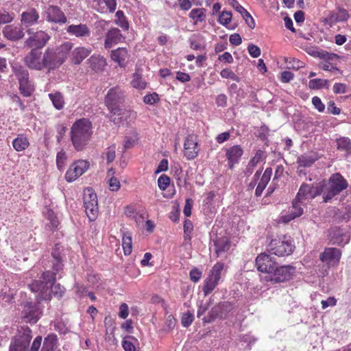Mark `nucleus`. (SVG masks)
Listing matches in <instances>:
<instances>
[{"instance_id":"43","label":"nucleus","mask_w":351,"mask_h":351,"mask_svg":"<svg viewBox=\"0 0 351 351\" xmlns=\"http://www.w3.org/2000/svg\"><path fill=\"white\" fill-rule=\"evenodd\" d=\"M19 83L21 93L24 97H26L31 96L34 90V86L32 84L31 82L29 81V77L23 81H21Z\"/></svg>"},{"instance_id":"42","label":"nucleus","mask_w":351,"mask_h":351,"mask_svg":"<svg viewBox=\"0 0 351 351\" xmlns=\"http://www.w3.org/2000/svg\"><path fill=\"white\" fill-rule=\"evenodd\" d=\"M337 149L351 154V140L348 137L341 136L336 139Z\"/></svg>"},{"instance_id":"31","label":"nucleus","mask_w":351,"mask_h":351,"mask_svg":"<svg viewBox=\"0 0 351 351\" xmlns=\"http://www.w3.org/2000/svg\"><path fill=\"white\" fill-rule=\"evenodd\" d=\"M319 156L315 152L311 151L310 152L300 155L297 158V163L300 167H311Z\"/></svg>"},{"instance_id":"35","label":"nucleus","mask_w":351,"mask_h":351,"mask_svg":"<svg viewBox=\"0 0 351 351\" xmlns=\"http://www.w3.org/2000/svg\"><path fill=\"white\" fill-rule=\"evenodd\" d=\"M74 44L70 41H65L62 43L59 47L54 48L56 53L60 60L64 63L67 59L68 55L71 52Z\"/></svg>"},{"instance_id":"27","label":"nucleus","mask_w":351,"mask_h":351,"mask_svg":"<svg viewBox=\"0 0 351 351\" xmlns=\"http://www.w3.org/2000/svg\"><path fill=\"white\" fill-rule=\"evenodd\" d=\"M66 32L77 38H86L90 36V29L86 24L80 23L78 25H70L66 29Z\"/></svg>"},{"instance_id":"22","label":"nucleus","mask_w":351,"mask_h":351,"mask_svg":"<svg viewBox=\"0 0 351 351\" xmlns=\"http://www.w3.org/2000/svg\"><path fill=\"white\" fill-rule=\"evenodd\" d=\"M198 153V143L196 137L193 135L187 136L184 144V156L187 160H193L197 156Z\"/></svg>"},{"instance_id":"1","label":"nucleus","mask_w":351,"mask_h":351,"mask_svg":"<svg viewBox=\"0 0 351 351\" xmlns=\"http://www.w3.org/2000/svg\"><path fill=\"white\" fill-rule=\"evenodd\" d=\"M93 125L86 118L76 120L71 128V141L77 152L82 151L88 144L93 135Z\"/></svg>"},{"instance_id":"3","label":"nucleus","mask_w":351,"mask_h":351,"mask_svg":"<svg viewBox=\"0 0 351 351\" xmlns=\"http://www.w3.org/2000/svg\"><path fill=\"white\" fill-rule=\"evenodd\" d=\"M328 182V186L323 194L324 202H328L348 186V181L340 173L332 174Z\"/></svg>"},{"instance_id":"32","label":"nucleus","mask_w":351,"mask_h":351,"mask_svg":"<svg viewBox=\"0 0 351 351\" xmlns=\"http://www.w3.org/2000/svg\"><path fill=\"white\" fill-rule=\"evenodd\" d=\"M271 168L268 167L265 170L255 190V195L256 197H260L262 195L263 190L265 189L266 186L267 185L268 182L271 179Z\"/></svg>"},{"instance_id":"56","label":"nucleus","mask_w":351,"mask_h":351,"mask_svg":"<svg viewBox=\"0 0 351 351\" xmlns=\"http://www.w3.org/2000/svg\"><path fill=\"white\" fill-rule=\"evenodd\" d=\"M232 12L229 11H223L219 16V23L224 26L228 25L232 21Z\"/></svg>"},{"instance_id":"11","label":"nucleus","mask_w":351,"mask_h":351,"mask_svg":"<svg viewBox=\"0 0 351 351\" xmlns=\"http://www.w3.org/2000/svg\"><path fill=\"white\" fill-rule=\"evenodd\" d=\"M295 273V267L291 265L276 266L269 280L274 283L286 282L293 276Z\"/></svg>"},{"instance_id":"61","label":"nucleus","mask_w":351,"mask_h":351,"mask_svg":"<svg viewBox=\"0 0 351 351\" xmlns=\"http://www.w3.org/2000/svg\"><path fill=\"white\" fill-rule=\"evenodd\" d=\"M105 155L107 160V163H111L116 156V147L114 145H111L106 149Z\"/></svg>"},{"instance_id":"44","label":"nucleus","mask_w":351,"mask_h":351,"mask_svg":"<svg viewBox=\"0 0 351 351\" xmlns=\"http://www.w3.org/2000/svg\"><path fill=\"white\" fill-rule=\"evenodd\" d=\"M49 97L52 101L53 106L57 110H61L64 108V99L61 93L56 92L54 93H49Z\"/></svg>"},{"instance_id":"29","label":"nucleus","mask_w":351,"mask_h":351,"mask_svg":"<svg viewBox=\"0 0 351 351\" xmlns=\"http://www.w3.org/2000/svg\"><path fill=\"white\" fill-rule=\"evenodd\" d=\"M129 57V52L125 47H119L116 49L112 50L110 53V58L112 61L117 63L121 68H125L126 66V60Z\"/></svg>"},{"instance_id":"36","label":"nucleus","mask_w":351,"mask_h":351,"mask_svg":"<svg viewBox=\"0 0 351 351\" xmlns=\"http://www.w3.org/2000/svg\"><path fill=\"white\" fill-rule=\"evenodd\" d=\"M29 138L23 134H19L12 141V146L16 152H23L29 146Z\"/></svg>"},{"instance_id":"2","label":"nucleus","mask_w":351,"mask_h":351,"mask_svg":"<svg viewBox=\"0 0 351 351\" xmlns=\"http://www.w3.org/2000/svg\"><path fill=\"white\" fill-rule=\"evenodd\" d=\"M295 246L293 241L285 235L271 239L267 245V250L270 254L278 257L288 256L291 255Z\"/></svg>"},{"instance_id":"16","label":"nucleus","mask_w":351,"mask_h":351,"mask_svg":"<svg viewBox=\"0 0 351 351\" xmlns=\"http://www.w3.org/2000/svg\"><path fill=\"white\" fill-rule=\"evenodd\" d=\"M42 315V310L38 304L26 302L22 311V319L26 323L36 324Z\"/></svg>"},{"instance_id":"46","label":"nucleus","mask_w":351,"mask_h":351,"mask_svg":"<svg viewBox=\"0 0 351 351\" xmlns=\"http://www.w3.org/2000/svg\"><path fill=\"white\" fill-rule=\"evenodd\" d=\"M58 273H56L54 271H46L42 274L40 277V282L42 284H45L46 285H54L56 281V276Z\"/></svg>"},{"instance_id":"57","label":"nucleus","mask_w":351,"mask_h":351,"mask_svg":"<svg viewBox=\"0 0 351 351\" xmlns=\"http://www.w3.org/2000/svg\"><path fill=\"white\" fill-rule=\"evenodd\" d=\"M220 75L222 78L230 79L233 81L239 82V77L230 69L228 68L223 69L220 72Z\"/></svg>"},{"instance_id":"10","label":"nucleus","mask_w":351,"mask_h":351,"mask_svg":"<svg viewBox=\"0 0 351 351\" xmlns=\"http://www.w3.org/2000/svg\"><path fill=\"white\" fill-rule=\"evenodd\" d=\"M232 308L233 306L230 302H224L219 303L211 308L208 315L203 318V322L210 323L217 318L226 319Z\"/></svg>"},{"instance_id":"4","label":"nucleus","mask_w":351,"mask_h":351,"mask_svg":"<svg viewBox=\"0 0 351 351\" xmlns=\"http://www.w3.org/2000/svg\"><path fill=\"white\" fill-rule=\"evenodd\" d=\"M125 97V93L120 86H114L108 90L105 97L104 103L111 114L120 113Z\"/></svg>"},{"instance_id":"13","label":"nucleus","mask_w":351,"mask_h":351,"mask_svg":"<svg viewBox=\"0 0 351 351\" xmlns=\"http://www.w3.org/2000/svg\"><path fill=\"white\" fill-rule=\"evenodd\" d=\"M43 53L37 49H32L23 58L25 65L31 70L42 71L44 70V61L43 60Z\"/></svg>"},{"instance_id":"64","label":"nucleus","mask_w":351,"mask_h":351,"mask_svg":"<svg viewBox=\"0 0 351 351\" xmlns=\"http://www.w3.org/2000/svg\"><path fill=\"white\" fill-rule=\"evenodd\" d=\"M109 189L112 191H117L121 187L119 180L114 177H112L108 180Z\"/></svg>"},{"instance_id":"39","label":"nucleus","mask_w":351,"mask_h":351,"mask_svg":"<svg viewBox=\"0 0 351 351\" xmlns=\"http://www.w3.org/2000/svg\"><path fill=\"white\" fill-rule=\"evenodd\" d=\"M115 115L120 117L118 121H116V118L113 119V122L117 124L122 123L124 121H131L136 118V112L134 110H123L121 108L120 113L116 114Z\"/></svg>"},{"instance_id":"7","label":"nucleus","mask_w":351,"mask_h":351,"mask_svg":"<svg viewBox=\"0 0 351 351\" xmlns=\"http://www.w3.org/2000/svg\"><path fill=\"white\" fill-rule=\"evenodd\" d=\"M84 205L85 212L90 221H94L98 215V201L97 194L91 188H87L84 191Z\"/></svg>"},{"instance_id":"18","label":"nucleus","mask_w":351,"mask_h":351,"mask_svg":"<svg viewBox=\"0 0 351 351\" xmlns=\"http://www.w3.org/2000/svg\"><path fill=\"white\" fill-rule=\"evenodd\" d=\"M341 256V252L339 249L328 247L324 250V252L320 254L319 259L328 267H335L339 264Z\"/></svg>"},{"instance_id":"25","label":"nucleus","mask_w":351,"mask_h":351,"mask_svg":"<svg viewBox=\"0 0 351 351\" xmlns=\"http://www.w3.org/2000/svg\"><path fill=\"white\" fill-rule=\"evenodd\" d=\"M225 151L228 167L232 169L234 165L239 162L243 154V150L240 145H236L226 149Z\"/></svg>"},{"instance_id":"45","label":"nucleus","mask_w":351,"mask_h":351,"mask_svg":"<svg viewBox=\"0 0 351 351\" xmlns=\"http://www.w3.org/2000/svg\"><path fill=\"white\" fill-rule=\"evenodd\" d=\"M122 247L125 255H130L132 251V236L129 232H124L122 235Z\"/></svg>"},{"instance_id":"5","label":"nucleus","mask_w":351,"mask_h":351,"mask_svg":"<svg viewBox=\"0 0 351 351\" xmlns=\"http://www.w3.org/2000/svg\"><path fill=\"white\" fill-rule=\"evenodd\" d=\"M32 339V330L27 326H21L12 339L9 351H26Z\"/></svg>"},{"instance_id":"63","label":"nucleus","mask_w":351,"mask_h":351,"mask_svg":"<svg viewBox=\"0 0 351 351\" xmlns=\"http://www.w3.org/2000/svg\"><path fill=\"white\" fill-rule=\"evenodd\" d=\"M194 316L192 313L188 312L183 314L181 319L182 324L184 327H189L193 322Z\"/></svg>"},{"instance_id":"9","label":"nucleus","mask_w":351,"mask_h":351,"mask_svg":"<svg viewBox=\"0 0 351 351\" xmlns=\"http://www.w3.org/2000/svg\"><path fill=\"white\" fill-rule=\"evenodd\" d=\"M324 183L316 184L315 185H309L303 183L300 186L299 191L296 195V200L302 202L305 199H314L324 191Z\"/></svg>"},{"instance_id":"52","label":"nucleus","mask_w":351,"mask_h":351,"mask_svg":"<svg viewBox=\"0 0 351 351\" xmlns=\"http://www.w3.org/2000/svg\"><path fill=\"white\" fill-rule=\"evenodd\" d=\"M14 19V14L6 10H0V25L10 23Z\"/></svg>"},{"instance_id":"14","label":"nucleus","mask_w":351,"mask_h":351,"mask_svg":"<svg viewBox=\"0 0 351 351\" xmlns=\"http://www.w3.org/2000/svg\"><path fill=\"white\" fill-rule=\"evenodd\" d=\"M89 166L87 160H79L74 162L65 173L66 180L69 182L75 181L88 169Z\"/></svg>"},{"instance_id":"50","label":"nucleus","mask_w":351,"mask_h":351,"mask_svg":"<svg viewBox=\"0 0 351 351\" xmlns=\"http://www.w3.org/2000/svg\"><path fill=\"white\" fill-rule=\"evenodd\" d=\"M302 202H299L298 200H296V197L293 202L292 208L291 210V219H294L295 217H300L303 214V208L301 206Z\"/></svg>"},{"instance_id":"62","label":"nucleus","mask_w":351,"mask_h":351,"mask_svg":"<svg viewBox=\"0 0 351 351\" xmlns=\"http://www.w3.org/2000/svg\"><path fill=\"white\" fill-rule=\"evenodd\" d=\"M87 282L92 285L99 283L101 282V275L93 271H90L87 274Z\"/></svg>"},{"instance_id":"6","label":"nucleus","mask_w":351,"mask_h":351,"mask_svg":"<svg viewBox=\"0 0 351 351\" xmlns=\"http://www.w3.org/2000/svg\"><path fill=\"white\" fill-rule=\"evenodd\" d=\"M28 38L25 41V46L37 49L38 50L43 49L51 40V36L44 30H38L34 32L33 29L27 28L26 30Z\"/></svg>"},{"instance_id":"12","label":"nucleus","mask_w":351,"mask_h":351,"mask_svg":"<svg viewBox=\"0 0 351 351\" xmlns=\"http://www.w3.org/2000/svg\"><path fill=\"white\" fill-rule=\"evenodd\" d=\"M277 265L274 258L266 253L258 254L255 259V265L257 270L262 273L268 274L269 276Z\"/></svg>"},{"instance_id":"8","label":"nucleus","mask_w":351,"mask_h":351,"mask_svg":"<svg viewBox=\"0 0 351 351\" xmlns=\"http://www.w3.org/2000/svg\"><path fill=\"white\" fill-rule=\"evenodd\" d=\"M30 290L36 293V300L38 304L42 301H49L51 300L52 293L55 297L61 298L63 291L61 287H29Z\"/></svg>"},{"instance_id":"19","label":"nucleus","mask_w":351,"mask_h":351,"mask_svg":"<svg viewBox=\"0 0 351 351\" xmlns=\"http://www.w3.org/2000/svg\"><path fill=\"white\" fill-rule=\"evenodd\" d=\"M40 21L39 11L35 8H29L21 14V23L25 27L38 24Z\"/></svg>"},{"instance_id":"26","label":"nucleus","mask_w":351,"mask_h":351,"mask_svg":"<svg viewBox=\"0 0 351 351\" xmlns=\"http://www.w3.org/2000/svg\"><path fill=\"white\" fill-rule=\"evenodd\" d=\"M92 52L90 47H77L70 53V62L75 65L80 64Z\"/></svg>"},{"instance_id":"53","label":"nucleus","mask_w":351,"mask_h":351,"mask_svg":"<svg viewBox=\"0 0 351 351\" xmlns=\"http://www.w3.org/2000/svg\"><path fill=\"white\" fill-rule=\"evenodd\" d=\"M317 56L319 58L322 59L324 60L323 62H330V60L338 59L339 58V56L336 53H329L323 50L317 51Z\"/></svg>"},{"instance_id":"59","label":"nucleus","mask_w":351,"mask_h":351,"mask_svg":"<svg viewBox=\"0 0 351 351\" xmlns=\"http://www.w3.org/2000/svg\"><path fill=\"white\" fill-rule=\"evenodd\" d=\"M285 62L290 65V68L294 70H298L300 68L304 67V63L295 58H287Z\"/></svg>"},{"instance_id":"55","label":"nucleus","mask_w":351,"mask_h":351,"mask_svg":"<svg viewBox=\"0 0 351 351\" xmlns=\"http://www.w3.org/2000/svg\"><path fill=\"white\" fill-rule=\"evenodd\" d=\"M319 67L324 71L335 72L339 74L342 73V71L339 68L333 66L330 62H321L319 64Z\"/></svg>"},{"instance_id":"17","label":"nucleus","mask_w":351,"mask_h":351,"mask_svg":"<svg viewBox=\"0 0 351 351\" xmlns=\"http://www.w3.org/2000/svg\"><path fill=\"white\" fill-rule=\"evenodd\" d=\"M44 68L48 71L58 69L63 63L56 53L54 48L47 47L43 55Z\"/></svg>"},{"instance_id":"49","label":"nucleus","mask_w":351,"mask_h":351,"mask_svg":"<svg viewBox=\"0 0 351 351\" xmlns=\"http://www.w3.org/2000/svg\"><path fill=\"white\" fill-rule=\"evenodd\" d=\"M131 84L134 88L139 90H143L147 86L146 82L143 80L142 76L138 73H134Z\"/></svg>"},{"instance_id":"28","label":"nucleus","mask_w":351,"mask_h":351,"mask_svg":"<svg viewBox=\"0 0 351 351\" xmlns=\"http://www.w3.org/2000/svg\"><path fill=\"white\" fill-rule=\"evenodd\" d=\"M91 71L99 73L104 70L107 65L106 58L99 54L92 55L86 62Z\"/></svg>"},{"instance_id":"51","label":"nucleus","mask_w":351,"mask_h":351,"mask_svg":"<svg viewBox=\"0 0 351 351\" xmlns=\"http://www.w3.org/2000/svg\"><path fill=\"white\" fill-rule=\"evenodd\" d=\"M67 156L64 150L58 152L56 156V165L60 171H62L66 165Z\"/></svg>"},{"instance_id":"33","label":"nucleus","mask_w":351,"mask_h":351,"mask_svg":"<svg viewBox=\"0 0 351 351\" xmlns=\"http://www.w3.org/2000/svg\"><path fill=\"white\" fill-rule=\"evenodd\" d=\"M330 241L333 244L344 245L349 241V237L341 232L339 228H335L330 232Z\"/></svg>"},{"instance_id":"40","label":"nucleus","mask_w":351,"mask_h":351,"mask_svg":"<svg viewBox=\"0 0 351 351\" xmlns=\"http://www.w3.org/2000/svg\"><path fill=\"white\" fill-rule=\"evenodd\" d=\"M206 11L204 8H193L190 12L189 18L193 21L195 25L202 23L206 19Z\"/></svg>"},{"instance_id":"30","label":"nucleus","mask_w":351,"mask_h":351,"mask_svg":"<svg viewBox=\"0 0 351 351\" xmlns=\"http://www.w3.org/2000/svg\"><path fill=\"white\" fill-rule=\"evenodd\" d=\"M51 268L56 273H60L64 269L63 256L58 245H56L51 252Z\"/></svg>"},{"instance_id":"24","label":"nucleus","mask_w":351,"mask_h":351,"mask_svg":"<svg viewBox=\"0 0 351 351\" xmlns=\"http://www.w3.org/2000/svg\"><path fill=\"white\" fill-rule=\"evenodd\" d=\"M122 39H123V37L120 29L117 27H112L106 34L104 48L106 49H110L114 45L121 43Z\"/></svg>"},{"instance_id":"21","label":"nucleus","mask_w":351,"mask_h":351,"mask_svg":"<svg viewBox=\"0 0 351 351\" xmlns=\"http://www.w3.org/2000/svg\"><path fill=\"white\" fill-rule=\"evenodd\" d=\"M350 17L348 12L342 8H338L336 10L330 12L328 16L324 19V22L330 27L337 23L346 21Z\"/></svg>"},{"instance_id":"41","label":"nucleus","mask_w":351,"mask_h":351,"mask_svg":"<svg viewBox=\"0 0 351 351\" xmlns=\"http://www.w3.org/2000/svg\"><path fill=\"white\" fill-rule=\"evenodd\" d=\"M266 158L265 152L258 149L255 153L254 156L250 159L247 165V171L252 173L254 168L261 162L263 161Z\"/></svg>"},{"instance_id":"20","label":"nucleus","mask_w":351,"mask_h":351,"mask_svg":"<svg viewBox=\"0 0 351 351\" xmlns=\"http://www.w3.org/2000/svg\"><path fill=\"white\" fill-rule=\"evenodd\" d=\"M225 264L217 262L210 269L208 276L206 278V285H217L226 274Z\"/></svg>"},{"instance_id":"23","label":"nucleus","mask_w":351,"mask_h":351,"mask_svg":"<svg viewBox=\"0 0 351 351\" xmlns=\"http://www.w3.org/2000/svg\"><path fill=\"white\" fill-rule=\"evenodd\" d=\"M3 36L10 41H18L25 36L23 28L21 25H8L2 31Z\"/></svg>"},{"instance_id":"15","label":"nucleus","mask_w":351,"mask_h":351,"mask_svg":"<svg viewBox=\"0 0 351 351\" xmlns=\"http://www.w3.org/2000/svg\"><path fill=\"white\" fill-rule=\"evenodd\" d=\"M43 16L45 20L51 23L62 25L67 21L65 14L58 5H49L44 11Z\"/></svg>"},{"instance_id":"60","label":"nucleus","mask_w":351,"mask_h":351,"mask_svg":"<svg viewBox=\"0 0 351 351\" xmlns=\"http://www.w3.org/2000/svg\"><path fill=\"white\" fill-rule=\"evenodd\" d=\"M160 100L159 95L156 93L147 94L143 97V101L146 104L153 105Z\"/></svg>"},{"instance_id":"54","label":"nucleus","mask_w":351,"mask_h":351,"mask_svg":"<svg viewBox=\"0 0 351 351\" xmlns=\"http://www.w3.org/2000/svg\"><path fill=\"white\" fill-rule=\"evenodd\" d=\"M128 339L136 340V339L131 335L126 336L122 341V347L125 351H136L135 346Z\"/></svg>"},{"instance_id":"47","label":"nucleus","mask_w":351,"mask_h":351,"mask_svg":"<svg viewBox=\"0 0 351 351\" xmlns=\"http://www.w3.org/2000/svg\"><path fill=\"white\" fill-rule=\"evenodd\" d=\"M328 80H323L320 78H315L311 80L308 82V87L311 89L318 90L322 88H326V89L329 88Z\"/></svg>"},{"instance_id":"58","label":"nucleus","mask_w":351,"mask_h":351,"mask_svg":"<svg viewBox=\"0 0 351 351\" xmlns=\"http://www.w3.org/2000/svg\"><path fill=\"white\" fill-rule=\"evenodd\" d=\"M170 178L166 174L161 175L158 179V185L160 190L165 191L170 184Z\"/></svg>"},{"instance_id":"38","label":"nucleus","mask_w":351,"mask_h":351,"mask_svg":"<svg viewBox=\"0 0 351 351\" xmlns=\"http://www.w3.org/2000/svg\"><path fill=\"white\" fill-rule=\"evenodd\" d=\"M58 347L57 335L51 333L48 335L44 339L41 351H56Z\"/></svg>"},{"instance_id":"37","label":"nucleus","mask_w":351,"mask_h":351,"mask_svg":"<svg viewBox=\"0 0 351 351\" xmlns=\"http://www.w3.org/2000/svg\"><path fill=\"white\" fill-rule=\"evenodd\" d=\"M12 71L19 82L29 78L28 71L19 62H14L11 64Z\"/></svg>"},{"instance_id":"48","label":"nucleus","mask_w":351,"mask_h":351,"mask_svg":"<svg viewBox=\"0 0 351 351\" xmlns=\"http://www.w3.org/2000/svg\"><path fill=\"white\" fill-rule=\"evenodd\" d=\"M115 23L117 25L121 27L124 30H128L129 29L128 21L124 14V12L122 10H118L115 14Z\"/></svg>"},{"instance_id":"34","label":"nucleus","mask_w":351,"mask_h":351,"mask_svg":"<svg viewBox=\"0 0 351 351\" xmlns=\"http://www.w3.org/2000/svg\"><path fill=\"white\" fill-rule=\"evenodd\" d=\"M215 252L217 257L222 253L228 252L230 247V241L226 237H222L214 241Z\"/></svg>"}]
</instances>
